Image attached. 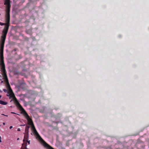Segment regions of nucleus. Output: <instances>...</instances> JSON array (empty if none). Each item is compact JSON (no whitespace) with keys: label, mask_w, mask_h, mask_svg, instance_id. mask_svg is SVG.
<instances>
[{"label":"nucleus","mask_w":149,"mask_h":149,"mask_svg":"<svg viewBox=\"0 0 149 149\" xmlns=\"http://www.w3.org/2000/svg\"><path fill=\"white\" fill-rule=\"evenodd\" d=\"M7 93L9 94H7V96H10V97L13 98L14 103L17 107L19 108L20 107V106H21L15 97V95L11 88L8 89V91Z\"/></svg>","instance_id":"5"},{"label":"nucleus","mask_w":149,"mask_h":149,"mask_svg":"<svg viewBox=\"0 0 149 149\" xmlns=\"http://www.w3.org/2000/svg\"><path fill=\"white\" fill-rule=\"evenodd\" d=\"M1 43H0V56H1V60H0V65H1V70H2V69H1V67H2V66L1 65V61H3V63L4 64V61H3V51L2 52V54H1ZM4 49V47L3 48V49Z\"/></svg>","instance_id":"6"},{"label":"nucleus","mask_w":149,"mask_h":149,"mask_svg":"<svg viewBox=\"0 0 149 149\" xmlns=\"http://www.w3.org/2000/svg\"><path fill=\"white\" fill-rule=\"evenodd\" d=\"M1 136H0V139H1Z\"/></svg>","instance_id":"24"},{"label":"nucleus","mask_w":149,"mask_h":149,"mask_svg":"<svg viewBox=\"0 0 149 149\" xmlns=\"http://www.w3.org/2000/svg\"><path fill=\"white\" fill-rule=\"evenodd\" d=\"M31 127L32 131L36 135V139H38L40 142L42 144L43 146L45 148L47 149H54L52 147L46 142L41 137L37 132L34 125H33L32 126V127Z\"/></svg>","instance_id":"2"},{"label":"nucleus","mask_w":149,"mask_h":149,"mask_svg":"<svg viewBox=\"0 0 149 149\" xmlns=\"http://www.w3.org/2000/svg\"><path fill=\"white\" fill-rule=\"evenodd\" d=\"M13 126H10V127H9V128L10 129H11L12 128H13Z\"/></svg>","instance_id":"15"},{"label":"nucleus","mask_w":149,"mask_h":149,"mask_svg":"<svg viewBox=\"0 0 149 149\" xmlns=\"http://www.w3.org/2000/svg\"><path fill=\"white\" fill-rule=\"evenodd\" d=\"M19 138H18L17 139V140H19Z\"/></svg>","instance_id":"25"},{"label":"nucleus","mask_w":149,"mask_h":149,"mask_svg":"<svg viewBox=\"0 0 149 149\" xmlns=\"http://www.w3.org/2000/svg\"><path fill=\"white\" fill-rule=\"evenodd\" d=\"M1 97V95H0V98Z\"/></svg>","instance_id":"22"},{"label":"nucleus","mask_w":149,"mask_h":149,"mask_svg":"<svg viewBox=\"0 0 149 149\" xmlns=\"http://www.w3.org/2000/svg\"><path fill=\"white\" fill-rule=\"evenodd\" d=\"M1 115H3V116H6V115H5V114H2Z\"/></svg>","instance_id":"17"},{"label":"nucleus","mask_w":149,"mask_h":149,"mask_svg":"<svg viewBox=\"0 0 149 149\" xmlns=\"http://www.w3.org/2000/svg\"><path fill=\"white\" fill-rule=\"evenodd\" d=\"M1 126V125H0V126Z\"/></svg>","instance_id":"27"},{"label":"nucleus","mask_w":149,"mask_h":149,"mask_svg":"<svg viewBox=\"0 0 149 149\" xmlns=\"http://www.w3.org/2000/svg\"><path fill=\"white\" fill-rule=\"evenodd\" d=\"M1 65L2 66L1 69L2 72V75L3 77L4 81L6 83V86L8 89L11 88L9 83L8 79L6 74L5 65L3 63V60L1 61Z\"/></svg>","instance_id":"3"},{"label":"nucleus","mask_w":149,"mask_h":149,"mask_svg":"<svg viewBox=\"0 0 149 149\" xmlns=\"http://www.w3.org/2000/svg\"><path fill=\"white\" fill-rule=\"evenodd\" d=\"M24 136L23 141L24 142L26 141H27L29 138V134H24Z\"/></svg>","instance_id":"8"},{"label":"nucleus","mask_w":149,"mask_h":149,"mask_svg":"<svg viewBox=\"0 0 149 149\" xmlns=\"http://www.w3.org/2000/svg\"><path fill=\"white\" fill-rule=\"evenodd\" d=\"M4 4L6 5V8L10 9L11 5L10 3V0H5Z\"/></svg>","instance_id":"7"},{"label":"nucleus","mask_w":149,"mask_h":149,"mask_svg":"<svg viewBox=\"0 0 149 149\" xmlns=\"http://www.w3.org/2000/svg\"><path fill=\"white\" fill-rule=\"evenodd\" d=\"M26 32L27 34H32L31 33V31L30 30H28L26 31Z\"/></svg>","instance_id":"11"},{"label":"nucleus","mask_w":149,"mask_h":149,"mask_svg":"<svg viewBox=\"0 0 149 149\" xmlns=\"http://www.w3.org/2000/svg\"><path fill=\"white\" fill-rule=\"evenodd\" d=\"M26 141L29 144H30V141H28V140L27 141Z\"/></svg>","instance_id":"13"},{"label":"nucleus","mask_w":149,"mask_h":149,"mask_svg":"<svg viewBox=\"0 0 149 149\" xmlns=\"http://www.w3.org/2000/svg\"><path fill=\"white\" fill-rule=\"evenodd\" d=\"M11 113H12V114H17L16 113H14V112H11Z\"/></svg>","instance_id":"14"},{"label":"nucleus","mask_w":149,"mask_h":149,"mask_svg":"<svg viewBox=\"0 0 149 149\" xmlns=\"http://www.w3.org/2000/svg\"><path fill=\"white\" fill-rule=\"evenodd\" d=\"M25 125H23V126H25Z\"/></svg>","instance_id":"26"},{"label":"nucleus","mask_w":149,"mask_h":149,"mask_svg":"<svg viewBox=\"0 0 149 149\" xmlns=\"http://www.w3.org/2000/svg\"><path fill=\"white\" fill-rule=\"evenodd\" d=\"M21 149H25L24 148H22V147Z\"/></svg>","instance_id":"19"},{"label":"nucleus","mask_w":149,"mask_h":149,"mask_svg":"<svg viewBox=\"0 0 149 149\" xmlns=\"http://www.w3.org/2000/svg\"><path fill=\"white\" fill-rule=\"evenodd\" d=\"M17 131H20V128H18L17 129Z\"/></svg>","instance_id":"16"},{"label":"nucleus","mask_w":149,"mask_h":149,"mask_svg":"<svg viewBox=\"0 0 149 149\" xmlns=\"http://www.w3.org/2000/svg\"><path fill=\"white\" fill-rule=\"evenodd\" d=\"M30 127L29 126H26L25 130V133L24 134H29V129Z\"/></svg>","instance_id":"9"},{"label":"nucleus","mask_w":149,"mask_h":149,"mask_svg":"<svg viewBox=\"0 0 149 149\" xmlns=\"http://www.w3.org/2000/svg\"><path fill=\"white\" fill-rule=\"evenodd\" d=\"M3 90V91L4 92H5V93H6V92H8L7 90L6 89H4Z\"/></svg>","instance_id":"12"},{"label":"nucleus","mask_w":149,"mask_h":149,"mask_svg":"<svg viewBox=\"0 0 149 149\" xmlns=\"http://www.w3.org/2000/svg\"><path fill=\"white\" fill-rule=\"evenodd\" d=\"M1 142H2V141H1V139H0V142L1 143Z\"/></svg>","instance_id":"18"},{"label":"nucleus","mask_w":149,"mask_h":149,"mask_svg":"<svg viewBox=\"0 0 149 149\" xmlns=\"http://www.w3.org/2000/svg\"><path fill=\"white\" fill-rule=\"evenodd\" d=\"M0 104L2 105H6L7 104V103L3 101L0 100Z\"/></svg>","instance_id":"10"},{"label":"nucleus","mask_w":149,"mask_h":149,"mask_svg":"<svg viewBox=\"0 0 149 149\" xmlns=\"http://www.w3.org/2000/svg\"><path fill=\"white\" fill-rule=\"evenodd\" d=\"M3 125H4L5 124V123H3Z\"/></svg>","instance_id":"21"},{"label":"nucleus","mask_w":149,"mask_h":149,"mask_svg":"<svg viewBox=\"0 0 149 149\" xmlns=\"http://www.w3.org/2000/svg\"><path fill=\"white\" fill-rule=\"evenodd\" d=\"M8 116V115H6V116Z\"/></svg>","instance_id":"23"},{"label":"nucleus","mask_w":149,"mask_h":149,"mask_svg":"<svg viewBox=\"0 0 149 149\" xmlns=\"http://www.w3.org/2000/svg\"><path fill=\"white\" fill-rule=\"evenodd\" d=\"M2 91L0 90V92H2Z\"/></svg>","instance_id":"20"},{"label":"nucleus","mask_w":149,"mask_h":149,"mask_svg":"<svg viewBox=\"0 0 149 149\" xmlns=\"http://www.w3.org/2000/svg\"><path fill=\"white\" fill-rule=\"evenodd\" d=\"M10 9L6 8L5 21L6 23H3L0 22V25L5 26L2 31L3 34L1 36L2 40L1 42V48L2 54L3 48L4 47L6 36L10 26Z\"/></svg>","instance_id":"1"},{"label":"nucleus","mask_w":149,"mask_h":149,"mask_svg":"<svg viewBox=\"0 0 149 149\" xmlns=\"http://www.w3.org/2000/svg\"><path fill=\"white\" fill-rule=\"evenodd\" d=\"M20 111H21V113L24 114V116L25 117L28 122V124L31 125V127L33 125H34L32 119L29 117V116L23 109L22 106L18 108Z\"/></svg>","instance_id":"4"}]
</instances>
